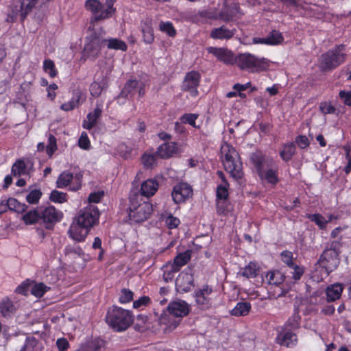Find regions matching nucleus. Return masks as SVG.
I'll return each instance as SVG.
<instances>
[{
	"mask_svg": "<svg viewBox=\"0 0 351 351\" xmlns=\"http://www.w3.org/2000/svg\"><path fill=\"white\" fill-rule=\"evenodd\" d=\"M99 213L97 206L89 205L80 210L75 218V222L71 225L69 233L77 241L85 239L90 229L97 222Z\"/></svg>",
	"mask_w": 351,
	"mask_h": 351,
	"instance_id": "f257e3e1",
	"label": "nucleus"
},
{
	"mask_svg": "<svg viewBox=\"0 0 351 351\" xmlns=\"http://www.w3.org/2000/svg\"><path fill=\"white\" fill-rule=\"evenodd\" d=\"M189 313V307L184 301H174L169 304L167 311L159 318L160 324L167 326L166 329L172 330L180 323L181 317Z\"/></svg>",
	"mask_w": 351,
	"mask_h": 351,
	"instance_id": "f03ea898",
	"label": "nucleus"
},
{
	"mask_svg": "<svg viewBox=\"0 0 351 351\" xmlns=\"http://www.w3.org/2000/svg\"><path fill=\"white\" fill-rule=\"evenodd\" d=\"M106 320L114 331L122 332L131 326L134 317L130 311L114 306L108 311Z\"/></svg>",
	"mask_w": 351,
	"mask_h": 351,
	"instance_id": "7ed1b4c3",
	"label": "nucleus"
},
{
	"mask_svg": "<svg viewBox=\"0 0 351 351\" xmlns=\"http://www.w3.org/2000/svg\"><path fill=\"white\" fill-rule=\"evenodd\" d=\"M222 162L225 170L236 180L241 179L243 173L239 155L233 147L226 145L221 147Z\"/></svg>",
	"mask_w": 351,
	"mask_h": 351,
	"instance_id": "20e7f679",
	"label": "nucleus"
},
{
	"mask_svg": "<svg viewBox=\"0 0 351 351\" xmlns=\"http://www.w3.org/2000/svg\"><path fill=\"white\" fill-rule=\"evenodd\" d=\"M340 247V243L337 241L328 243L318 260L317 264L322 267L326 276L335 270L339 264Z\"/></svg>",
	"mask_w": 351,
	"mask_h": 351,
	"instance_id": "39448f33",
	"label": "nucleus"
},
{
	"mask_svg": "<svg viewBox=\"0 0 351 351\" xmlns=\"http://www.w3.org/2000/svg\"><path fill=\"white\" fill-rule=\"evenodd\" d=\"M252 162L255 165L261 178H264L268 182L276 184L278 182L276 172L272 167L274 162L267 158L261 152H255L250 157Z\"/></svg>",
	"mask_w": 351,
	"mask_h": 351,
	"instance_id": "423d86ee",
	"label": "nucleus"
},
{
	"mask_svg": "<svg viewBox=\"0 0 351 351\" xmlns=\"http://www.w3.org/2000/svg\"><path fill=\"white\" fill-rule=\"evenodd\" d=\"M239 69L248 71H261L267 69L269 61L259 58L250 53H239L236 56L235 63Z\"/></svg>",
	"mask_w": 351,
	"mask_h": 351,
	"instance_id": "0eeeda50",
	"label": "nucleus"
},
{
	"mask_svg": "<svg viewBox=\"0 0 351 351\" xmlns=\"http://www.w3.org/2000/svg\"><path fill=\"white\" fill-rule=\"evenodd\" d=\"M345 46L339 45L334 49L328 50L321 57L320 67L323 71L335 69L342 64L346 59Z\"/></svg>",
	"mask_w": 351,
	"mask_h": 351,
	"instance_id": "6e6552de",
	"label": "nucleus"
},
{
	"mask_svg": "<svg viewBox=\"0 0 351 351\" xmlns=\"http://www.w3.org/2000/svg\"><path fill=\"white\" fill-rule=\"evenodd\" d=\"M152 212V205L148 202H143L136 204L131 199L130 207V220L135 223H141L149 218Z\"/></svg>",
	"mask_w": 351,
	"mask_h": 351,
	"instance_id": "1a4fd4ad",
	"label": "nucleus"
},
{
	"mask_svg": "<svg viewBox=\"0 0 351 351\" xmlns=\"http://www.w3.org/2000/svg\"><path fill=\"white\" fill-rule=\"evenodd\" d=\"M40 223L45 228L53 229L54 225L62 218V213L53 206L40 207Z\"/></svg>",
	"mask_w": 351,
	"mask_h": 351,
	"instance_id": "9d476101",
	"label": "nucleus"
},
{
	"mask_svg": "<svg viewBox=\"0 0 351 351\" xmlns=\"http://www.w3.org/2000/svg\"><path fill=\"white\" fill-rule=\"evenodd\" d=\"M200 78V74L197 71L187 73L182 82V90L189 92L191 96H197L198 94L197 88L199 84Z\"/></svg>",
	"mask_w": 351,
	"mask_h": 351,
	"instance_id": "9b49d317",
	"label": "nucleus"
},
{
	"mask_svg": "<svg viewBox=\"0 0 351 351\" xmlns=\"http://www.w3.org/2000/svg\"><path fill=\"white\" fill-rule=\"evenodd\" d=\"M193 195V189L186 183H179L173 186L171 196L176 204L184 202Z\"/></svg>",
	"mask_w": 351,
	"mask_h": 351,
	"instance_id": "f8f14e48",
	"label": "nucleus"
},
{
	"mask_svg": "<svg viewBox=\"0 0 351 351\" xmlns=\"http://www.w3.org/2000/svg\"><path fill=\"white\" fill-rule=\"evenodd\" d=\"M176 287L178 291L182 292L190 291L194 287V279L190 269L178 275L176 280Z\"/></svg>",
	"mask_w": 351,
	"mask_h": 351,
	"instance_id": "ddd939ff",
	"label": "nucleus"
},
{
	"mask_svg": "<svg viewBox=\"0 0 351 351\" xmlns=\"http://www.w3.org/2000/svg\"><path fill=\"white\" fill-rule=\"evenodd\" d=\"M207 51L226 64L232 65L235 63L236 56L226 48L209 47L207 48Z\"/></svg>",
	"mask_w": 351,
	"mask_h": 351,
	"instance_id": "4468645a",
	"label": "nucleus"
},
{
	"mask_svg": "<svg viewBox=\"0 0 351 351\" xmlns=\"http://www.w3.org/2000/svg\"><path fill=\"white\" fill-rule=\"evenodd\" d=\"M240 8L234 2L230 3H226L221 10L219 12L218 18L223 21L228 22L232 21L234 18L237 17L239 14Z\"/></svg>",
	"mask_w": 351,
	"mask_h": 351,
	"instance_id": "2eb2a0df",
	"label": "nucleus"
},
{
	"mask_svg": "<svg viewBox=\"0 0 351 351\" xmlns=\"http://www.w3.org/2000/svg\"><path fill=\"white\" fill-rule=\"evenodd\" d=\"M178 152V147L175 142H166L160 145L156 152L158 157L167 159L174 156Z\"/></svg>",
	"mask_w": 351,
	"mask_h": 351,
	"instance_id": "dca6fc26",
	"label": "nucleus"
},
{
	"mask_svg": "<svg viewBox=\"0 0 351 351\" xmlns=\"http://www.w3.org/2000/svg\"><path fill=\"white\" fill-rule=\"evenodd\" d=\"M104 42H106V39L92 38L84 47L85 55L89 58H96L101 47L104 46Z\"/></svg>",
	"mask_w": 351,
	"mask_h": 351,
	"instance_id": "f3484780",
	"label": "nucleus"
},
{
	"mask_svg": "<svg viewBox=\"0 0 351 351\" xmlns=\"http://www.w3.org/2000/svg\"><path fill=\"white\" fill-rule=\"evenodd\" d=\"M38 0H21V1L16 5V12L13 16V21L16 16L19 13L21 20H23L27 14L31 12L33 7L36 5Z\"/></svg>",
	"mask_w": 351,
	"mask_h": 351,
	"instance_id": "a211bd4d",
	"label": "nucleus"
},
{
	"mask_svg": "<svg viewBox=\"0 0 351 351\" xmlns=\"http://www.w3.org/2000/svg\"><path fill=\"white\" fill-rule=\"evenodd\" d=\"M235 32V29H230L222 25L220 27L213 29L210 36L213 39L229 40L234 36Z\"/></svg>",
	"mask_w": 351,
	"mask_h": 351,
	"instance_id": "6ab92c4d",
	"label": "nucleus"
},
{
	"mask_svg": "<svg viewBox=\"0 0 351 351\" xmlns=\"http://www.w3.org/2000/svg\"><path fill=\"white\" fill-rule=\"evenodd\" d=\"M141 28L143 34V38L145 43L151 44L154 40V31L152 26V19L146 18L142 20Z\"/></svg>",
	"mask_w": 351,
	"mask_h": 351,
	"instance_id": "aec40b11",
	"label": "nucleus"
},
{
	"mask_svg": "<svg viewBox=\"0 0 351 351\" xmlns=\"http://www.w3.org/2000/svg\"><path fill=\"white\" fill-rule=\"evenodd\" d=\"M138 85H141V81L136 80H128L124 85V87L119 93L118 97L128 99L129 97H132L137 90Z\"/></svg>",
	"mask_w": 351,
	"mask_h": 351,
	"instance_id": "412c9836",
	"label": "nucleus"
},
{
	"mask_svg": "<svg viewBox=\"0 0 351 351\" xmlns=\"http://www.w3.org/2000/svg\"><path fill=\"white\" fill-rule=\"evenodd\" d=\"M276 343L286 347L294 345L297 341L296 335L290 331H282L280 332L276 339Z\"/></svg>",
	"mask_w": 351,
	"mask_h": 351,
	"instance_id": "4be33fe9",
	"label": "nucleus"
},
{
	"mask_svg": "<svg viewBox=\"0 0 351 351\" xmlns=\"http://www.w3.org/2000/svg\"><path fill=\"white\" fill-rule=\"evenodd\" d=\"M159 184L154 179H148L143 182L141 187V193L143 196L149 197L154 195L158 189Z\"/></svg>",
	"mask_w": 351,
	"mask_h": 351,
	"instance_id": "5701e85b",
	"label": "nucleus"
},
{
	"mask_svg": "<svg viewBox=\"0 0 351 351\" xmlns=\"http://www.w3.org/2000/svg\"><path fill=\"white\" fill-rule=\"evenodd\" d=\"M115 1L116 0H106L105 5L106 6V8L104 9L99 15L93 16L91 18V23L105 20L111 17L116 10V9L113 8Z\"/></svg>",
	"mask_w": 351,
	"mask_h": 351,
	"instance_id": "b1692460",
	"label": "nucleus"
},
{
	"mask_svg": "<svg viewBox=\"0 0 351 351\" xmlns=\"http://www.w3.org/2000/svg\"><path fill=\"white\" fill-rule=\"evenodd\" d=\"M191 250H186L184 252L178 254L173 260V263H169L170 267H174V271H180V268L185 265L191 258Z\"/></svg>",
	"mask_w": 351,
	"mask_h": 351,
	"instance_id": "393cba45",
	"label": "nucleus"
},
{
	"mask_svg": "<svg viewBox=\"0 0 351 351\" xmlns=\"http://www.w3.org/2000/svg\"><path fill=\"white\" fill-rule=\"evenodd\" d=\"M102 110L98 105L93 112H90L87 114L86 120L83 123V127L87 130L92 129L97 122V119L101 117Z\"/></svg>",
	"mask_w": 351,
	"mask_h": 351,
	"instance_id": "a878e982",
	"label": "nucleus"
},
{
	"mask_svg": "<svg viewBox=\"0 0 351 351\" xmlns=\"http://www.w3.org/2000/svg\"><path fill=\"white\" fill-rule=\"evenodd\" d=\"M342 291L343 287L340 284H334L328 287L326 290L327 301L333 302L340 298Z\"/></svg>",
	"mask_w": 351,
	"mask_h": 351,
	"instance_id": "bb28decb",
	"label": "nucleus"
},
{
	"mask_svg": "<svg viewBox=\"0 0 351 351\" xmlns=\"http://www.w3.org/2000/svg\"><path fill=\"white\" fill-rule=\"evenodd\" d=\"M22 219L26 225H32L40 222V207L27 212L23 215Z\"/></svg>",
	"mask_w": 351,
	"mask_h": 351,
	"instance_id": "cd10ccee",
	"label": "nucleus"
},
{
	"mask_svg": "<svg viewBox=\"0 0 351 351\" xmlns=\"http://www.w3.org/2000/svg\"><path fill=\"white\" fill-rule=\"evenodd\" d=\"M251 309V304L247 302H238L234 308L231 310L230 314L232 316L239 317L247 315Z\"/></svg>",
	"mask_w": 351,
	"mask_h": 351,
	"instance_id": "c85d7f7f",
	"label": "nucleus"
},
{
	"mask_svg": "<svg viewBox=\"0 0 351 351\" xmlns=\"http://www.w3.org/2000/svg\"><path fill=\"white\" fill-rule=\"evenodd\" d=\"M266 279L270 285H278L285 280V276L279 271H270L266 276Z\"/></svg>",
	"mask_w": 351,
	"mask_h": 351,
	"instance_id": "c756f323",
	"label": "nucleus"
},
{
	"mask_svg": "<svg viewBox=\"0 0 351 351\" xmlns=\"http://www.w3.org/2000/svg\"><path fill=\"white\" fill-rule=\"evenodd\" d=\"M103 341L99 339H95L85 344H82L75 351H99L103 346Z\"/></svg>",
	"mask_w": 351,
	"mask_h": 351,
	"instance_id": "7c9ffc66",
	"label": "nucleus"
},
{
	"mask_svg": "<svg viewBox=\"0 0 351 351\" xmlns=\"http://www.w3.org/2000/svg\"><path fill=\"white\" fill-rule=\"evenodd\" d=\"M85 8L92 12L93 16L99 15V12L101 13L104 10V5L99 0H87L85 3Z\"/></svg>",
	"mask_w": 351,
	"mask_h": 351,
	"instance_id": "2f4dec72",
	"label": "nucleus"
},
{
	"mask_svg": "<svg viewBox=\"0 0 351 351\" xmlns=\"http://www.w3.org/2000/svg\"><path fill=\"white\" fill-rule=\"evenodd\" d=\"M27 173V165L24 160H17L12 167V174L14 176H20Z\"/></svg>",
	"mask_w": 351,
	"mask_h": 351,
	"instance_id": "473e14b6",
	"label": "nucleus"
},
{
	"mask_svg": "<svg viewBox=\"0 0 351 351\" xmlns=\"http://www.w3.org/2000/svg\"><path fill=\"white\" fill-rule=\"evenodd\" d=\"M6 202L10 210H14L19 213H22L27 210V206L25 204L20 203L15 198H9Z\"/></svg>",
	"mask_w": 351,
	"mask_h": 351,
	"instance_id": "72a5a7b5",
	"label": "nucleus"
},
{
	"mask_svg": "<svg viewBox=\"0 0 351 351\" xmlns=\"http://www.w3.org/2000/svg\"><path fill=\"white\" fill-rule=\"evenodd\" d=\"M81 99V93L77 91L75 93L71 101L61 105L60 108L64 111L72 110L79 106Z\"/></svg>",
	"mask_w": 351,
	"mask_h": 351,
	"instance_id": "f704fd0d",
	"label": "nucleus"
},
{
	"mask_svg": "<svg viewBox=\"0 0 351 351\" xmlns=\"http://www.w3.org/2000/svg\"><path fill=\"white\" fill-rule=\"evenodd\" d=\"M295 153V145L294 143H289L284 145L283 149L280 151L281 158L285 160H290Z\"/></svg>",
	"mask_w": 351,
	"mask_h": 351,
	"instance_id": "c9c22d12",
	"label": "nucleus"
},
{
	"mask_svg": "<svg viewBox=\"0 0 351 351\" xmlns=\"http://www.w3.org/2000/svg\"><path fill=\"white\" fill-rule=\"evenodd\" d=\"M14 311V306L9 299L3 300L0 302V312L4 317L10 316Z\"/></svg>",
	"mask_w": 351,
	"mask_h": 351,
	"instance_id": "e433bc0d",
	"label": "nucleus"
},
{
	"mask_svg": "<svg viewBox=\"0 0 351 351\" xmlns=\"http://www.w3.org/2000/svg\"><path fill=\"white\" fill-rule=\"evenodd\" d=\"M73 173L69 171L62 172L56 181V186L58 188H64L68 186L70 182L73 180Z\"/></svg>",
	"mask_w": 351,
	"mask_h": 351,
	"instance_id": "4c0bfd02",
	"label": "nucleus"
},
{
	"mask_svg": "<svg viewBox=\"0 0 351 351\" xmlns=\"http://www.w3.org/2000/svg\"><path fill=\"white\" fill-rule=\"evenodd\" d=\"M106 45H107L109 49H120L122 51H125L127 49V45L125 43L117 38H112L109 40L106 39L104 46Z\"/></svg>",
	"mask_w": 351,
	"mask_h": 351,
	"instance_id": "58836bf2",
	"label": "nucleus"
},
{
	"mask_svg": "<svg viewBox=\"0 0 351 351\" xmlns=\"http://www.w3.org/2000/svg\"><path fill=\"white\" fill-rule=\"evenodd\" d=\"M106 82L104 80H102L101 82H93L90 86V94L93 97H99L101 95L102 90L106 88Z\"/></svg>",
	"mask_w": 351,
	"mask_h": 351,
	"instance_id": "ea45409f",
	"label": "nucleus"
},
{
	"mask_svg": "<svg viewBox=\"0 0 351 351\" xmlns=\"http://www.w3.org/2000/svg\"><path fill=\"white\" fill-rule=\"evenodd\" d=\"M258 269L256 265L254 263H250L248 265L245 266L241 274L246 278H254L258 275Z\"/></svg>",
	"mask_w": 351,
	"mask_h": 351,
	"instance_id": "a19ab883",
	"label": "nucleus"
},
{
	"mask_svg": "<svg viewBox=\"0 0 351 351\" xmlns=\"http://www.w3.org/2000/svg\"><path fill=\"white\" fill-rule=\"evenodd\" d=\"M48 289L49 288L45 284L40 282L34 285L31 287L30 291L32 294L36 297L41 298Z\"/></svg>",
	"mask_w": 351,
	"mask_h": 351,
	"instance_id": "79ce46f5",
	"label": "nucleus"
},
{
	"mask_svg": "<svg viewBox=\"0 0 351 351\" xmlns=\"http://www.w3.org/2000/svg\"><path fill=\"white\" fill-rule=\"evenodd\" d=\"M157 157L156 153L153 154H144L142 156V162L145 167L152 168L156 164Z\"/></svg>",
	"mask_w": 351,
	"mask_h": 351,
	"instance_id": "37998d69",
	"label": "nucleus"
},
{
	"mask_svg": "<svg viewBox=\"0 0 351 351\" xmlns=\"http://www.w3.org/2000/svg\"><path fill=\"white\" fill-rule=\"evenodd\" d=\"M42 196V193L39 189H34L26 196V200L32 204H37Z\"/></svg>",
	"mask_w": 351,
	"mask_h": 351,
	"instance_id": "c03bdc74",
	"label": "nucleus"
},
{
	"mask_svg": "<svg viewBox=\"0 0 351 351\" xmlns=\"http://www.w3.org/2000/svg\"><path fill=\"white\" fill-rule=\"evenodd\" d=\"M57 149L56 138L52 134H49L48 139V144L46 147V152L49 157H51L53 154Z\"/></svg>",
	"mask_w": 351,
	"mask_h": 351,
	"instance_id": "a18cd8bd",
	"label": "nucleus"
},
{
	"mask_svg": "<svg viewBox=\"0 0 351 351\" xmlns=\"http://www.w3.org/2000/svg\"><path fill=\"white\" fill-rule=\"evenodd\" d=\"M43 69L45 72H47L50 77H54L57 75V71L55 69V64L51 60H45L43 63Z\"/></svg>",
	"mask_w": 351,
	"mask_h": 351,
	"instance_id": "49530a36",
	"label": "nucleus"
},
{
	"mask_svg": "<svg viewBox=\"0 0 351 351\" xmlns=\"http://www.w3.org/2000/svg\"><path fill=\"white\" fill-rule=\"evenodd\" d=\"M228 184L225 182L223 184L218 186L217 189V197L218 199L225 200L228 197Z\"/></svg>",
	"mask_w": 351,
	"mask_h": 351,
	"instance_id": "de8ad7c7",
	"label": "nucleus"
},
{
	"mask_svg": "<svg viewBox=\"0 0 351 351\" xmlns=\"http://www.w3.org/2000/svg\"><path fill=\"white\" fill-rule=\"evenodd\" d=\"M174 267H170V265H167L165 266V270L163 274V279L166 282H169L172 281L174 278V274L177 273L178 271H174Z\"/></svg>",
	"mask_w": 351,
	"mask_h": 351,
	"instance_id": "09e8293b",
	"label": "nucleus"
},
{
	"mask_svg": "<svg viewBox=\"0 0 351 351\" xmlns=\"http://www.w3.org/2000/svg\"><path fill=\"white\" fill-rule=\"evenodd\" d=\"M267 38H268L269 45H277L283 40L281 34L276 30L272 31Z\"/></svg>",
	"mask_w": 351,
	"mask_h": 351,
	"instance_id": "8fccbe9b",
	"label": "nucleus"
},
{
	"mask_svg": "<svg viewBox=\"0 0 351 351\" xmlns=\"http://www.w3.org/2000/svg\"><path fill=\"white\" fill-rule=\"evenodd\" d=\"M160 29L162 32H166L169 36H174L176 35V30L170 22H161Z\"/></svg>",
	"mask_w": 351,
	"mask_h": 351,
	"instance_id": "3c124183",
	"label": "nucleus"
},
{
	"mask_svg": "<svg viewBox=\"0 0 351 351\" xmlns=\"http://www.w3.org/2000/svg\"><path fill=\"white\" fill-rule=\"evenodd\" d=\"M49 198L54 202L62 203L66 201L65 194L56 190L52 191Z\"/></svg>",
	"mask_w": 351,
	"mask_h": 351,
	"instance_id": "603ef678",
	"label": "nucleus"
},
{
	"mask_svg": "<svg viewBox=\"0 0 351 351\" xmlns=\"http://www.w3.org/2000/svg\"><path fill=\"white\" fill-rule=\"evenodd\" d=\"M133 299V292L127 289L121 290V295L119 297V302L121 303H128Z\"/></svg>",
	"mask_w": 351,
	"mask_h": 351,
	"instance_id": "864d4df0",
	"label": "nucleus"
},
{
	"mask_svg": "<svg viewBox=\"0 0 351 351\" xmlns=\"http://www.w3.org/2000/svg\"><path fill=\"white\" fill-rule=\"evenodd\" d=\"M165 223L169 229H173L178 226L180 220L170 214L166 217Z\"/></svg>",
	"mask_w": 351,
	"mask_h": 351,
	"instance_id": "5fc2aeb1",
	"label": "nucleus"
},
{
	"mask_svg": "<svg viewBox=\"0 0 351 351\" xmlns=\"http://www.w3.org/2000/svg\"><path fill=\"white\" fill-rule=\"evenodd\" d=\"M300 315L298 313H295L288 319L287 324L291 326L292 329H297L300 326Z\"/></svg>",
	"mask_w": 351,
	"mask_h": 351,
	"instance_id": "6e6d98bb",
	"label": "nucleus"
},
{
	"mask_svg": "<svg viewBox=\"0 0 351 351\" xmlns=\"http://www.w3.org/2000/svg\"><path fill=\"white\" fill-rule=\"evenodd\" d=\"M282 261L288 267H291L295 264L293 263V254L291 252L284 251L281 253Z\"/></svg>",
	"mask_w": 351,
	"mask_h": 351,
	"instance_id": "4d7b16f0",
	"label": "nucleus"
},
{
	"mask_svg": "<svg viewBox=\"0 0 351 351\" xmlns=\"http://www.w3.org/2000/svg\"><path fill=\"white\" fill-rule=\"evenodd\" d=\"M79 146L84 149H88L90 147V141L86 132H82L79 141Z\"/></svg>",
	"mask_w": 351,
	"mask_h": 351,
	"instance_id": "13d9d810",
	"label": "nucleus"
},
{
	"mask_svg": "<svg viewBox=\"0 0 351 351\" xmlns=\"http://www.w3.org/2000/svg\"><path fill=\"white\" fill-rule=\"evenodd\" d=\"M197 115L195 114H185L182 117L181 121L183 123H189L193 127H196L195 120L197 119Z\"/></svg>",
	"mask_w": 351,
	"mask_h": 351,
	"instance_id": "bf43d9fd",
	"label": "nucleus"
},
{
	"mask_svg": "<svg viewBox=\"0 0 351 351\" xmlns=\"http://www.w3.org/2000/svg\"><path fill=\"white\" fill-rule=\"evenodd\" d=\"M291 268L293 269V272L292 273V278L295 280H300L304 272V269L303 267H301L297 265H294L291 267Z\"/></svg>",
	"mask_w": 351,
	"mask_h": 351,
	"instance_id": "052dcab7",
	"label": "nucleus"
},
{
	"mask_svg": "<svg viewBox=\"0 0 351 351\" xmlns=\"http://www.w3.org/2000/svg\"><path fill=\"white\" fill-rule=\"evenodd\" d=\"M295 143L301 149H304L309 145V141L304 135H300L296 137Z\"/></svg>",
	"mask_w": 351,
	"mask_h": 351,
	"instance_id": "680f3d73",
	"label": "nucleus"
},
{
	"mask_svg": "<svg viewBox=\"0 0 351 351\" xmlns=\"http://www.w3.org/2000/svg\"><path fill=\"white\" fill-rule=\"evenodd\" d=\"M321 112L324 114H331L335 112V108L331 104L327 102L321 103L319 106Z\"/></svg>",
	"mask_w": 351,
	"mask_h": 351,
	"instance_id": "e2e57ef3",
	"label": "nucleus"
},
{
	"mask_svg": "<svg viewBox=\"0 0 351 351\" xmlns=\"http://www.w3.org/2000/svg\"><path fill=\"white\" fill-rule=\"evenodd\" d=\"M104 191H98L95 193H92L89 195L88 202L93 203H98L100 202L101 199L104 197Z\"/></svg>",
	"mask_w": 351,
	"mask_h": 351,
	"instance_id": "0e129e2a",
	"label": "nucleus"
},
{
	"mask_svg": "<svg viewBox=\"0 0 351 351\" xmlns=\"http://www.w3.org/2000/svg\"><path fill=\"white\" fill-rule=\"evenodd\" d=\"M209 299L206 295H204L202 293L197 292L196 293V302L198 304L202 307H205L208 303Z\"/></svg>",
	"mask_w": 351,
	"mask_h": 351,
	"instance_id": "69168bd1",
	"label": "nucleus"
},
{
	"mask_svg": "<svg viewBox=\"0 0 351 351\" xmlns=\"http://www.w3.org/2000/svg\"><path fill=\"white\" fill-rule=\"evenodd\" d=\"M149 300L150 299L149 297L143 296L133 302V307L137 308L142 306H145L149 302Z\"/></svg>",
	"mask_w": 351,
	"mask_h": 351,
	"instance_id": "338daca9",
	"label": "nucleus"
},
{
	"mask_svg": "<svg viewBox=\"0 0 351 351\" xmlns=\"http://www.w3.org/2000/svg\"><path fill=\"white\" fill-rule=\"evenodd\" d=\"M339 97L346 105L351 106V91L346 92L341 90L339 93Z\"/></svg>",
	"mask_w": 351,
	"mask_h": 351,
	"instance_id": "774afa93",
	"label": "nucleus"
}]
</instances>
